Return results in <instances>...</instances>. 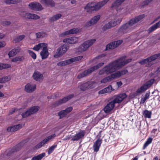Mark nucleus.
I'll return each mask as SVG.
<instances>
[{
    "label": "nucleus",
    "mask_w": 160,
    "mask_h": 160,
    "mask_svg": "<svg viewBox=\"0 0 160 160\" xmlns=\"http://www.w3.org/2000/svg\"><path fill=\"white\" fill-rule=\"evenodd\" d=\"M94 82H88L82 84L78 86V87L81 90L84 91L87 89L92 88Z\"/></svg>",
    "instance_id": "9b49d317"
},
{
    "label": "nucleus",
    "mask_w": 160,
    "mask_h": 160,
    "mask_svg": "<svg viewBox=\"0 0 160 160\" xmlns=\"http://www.w3.org/2000/svg\"><path fill=\"white\" fill-rule=\"evenodd\" d=\"M15 109H12L9 112V114H12L15 112Z\"/></svg>",
    "instance_id": "774afa93"
},
{
    "label": "nucleus",
    "mask_w": 160,
    "mask_h": 160,
    "mask_svg": "<svg viewBox=\"0 0 160 160\" xmlns=\"http://www.w3.org/2000/svg\"><path fill=\"white\" fill-rule=\"evenodd\" d=\"M115 103L113 101L108 103L104 109L105 112L106 113L109 112L115 106Z\"/></svg>",
    "instance_id": "a211bd4d"
},
{
    "label": "nucleus",
    "mask_w": 160,
    "mask_h": 160,
    "mask_svg": "<svg viewBox=\"0 0 160 160\" xmlns=\"http://www.w3.org/2000/svg\"><path fill=\"white\" fill-rule=\"evenodd\" d=\"M69 49V47L66 44H64L57 49L54 55L55 58H58L65 53Z\"/></svg>",
    "instance_id": "423d86ee"
},
{
    "label": "nucleus",
    "mask_w": 160,
    "mask_h": 160,
    "mask_svg": "<svg viewBox=\"0 0 160 160\" xmlns=\"http://www.w3.org/2000/svg\"><path fill=\"white\" fill-rule=\"evenodd\" d=\"M105 56V54H102L100 55H99L98 56L95 58V59H101L104 57Z\"/></svg>",
    "instance_id": "6e6d98bb"
},
{
    "label": "nucleus",
    "mask_w": 160,
    "mask_h": 160,
    "mask_svg": "<svg viewBox=\"0 0 160 160\" xmlns=\"http://www.w3.org/2000/svg\"><path fill=\"white\" fill-rule=\"evenodd\" d=\"M39 108L38 106H33L28 109L31 115L34 114L39 109Z\"/></svg>",
    "instance_id": "72a5a7b5"
},
{
    "label": "nucleus",
    "mask_w": 160,
    "mask_h": 160,
    "mask_svg": "<svg viewBox=\"0 0 160 160\" xmlns=\"http://www.w3.org/2000/svg\"><path fill=\"white\" fill-rule=\"evenodd\" d=\"M145 17V15L144 14L139 15L134 18L132 19L128 22L131 27L142 19Z\"/></svg>",
    "instance_id": "ddd939ff"
},
{
    "label": "nucleus",
    "mask_w": 160,
    "mask_h": 160,
    "mask_svg": "<svg viewBox=\"0 0 160 160\" xmlns=\"http://www.w3.org/2000/svg\"><path fill=\"white\" fill-rule=\"evenodd\" d=\"M33 77L34 79L36 81L40 82L42 80L43 76L42 74L37 72L33 73Z\"/></svg>",
    "instance_id": "bb28decb"
},
{
    "label": "nucleus",
    "mask_w": 160,
    "mask_h": 160,
    "mask_svg": "<svg viewBox=\"0 0 160 160\" xmlns=\"http://www.w3.org/2000/svg\"><path fill=\"white\" fill-rule=\"evenodd\" d=\"M100 18L101 16L100 15L94 16L89 22H87L85 24L86 26L88 27L96 24L100 20Z\"/></svg>",
    "instance_id": "9d476101"
},
{
    "label": "nucleus",
    "mask_w": 160,
    "mask_h": 160,
    "mask_svg": "<svg viewBox=\"0 0 160 160\" xmlns=\"http://www.w3.org/2000/svg\"><path fill=\"white\" fill-rule=\"evenodd\" d=\"M160 57V53L156 54L146 59L143 60L139 62V63L141 64H144L145 63H148V66H150L152 65L151 62L158 58Z\"/></svg>",
    "instance_id": "6e6552de"
},
{
    "label": "nucleus",
    "mask_w": 160,
    "mask_h": 160,
    "mask_svg": "<svg viewBox=\"0 0 160 160\" xmlns=\"http://www.w3.org/2000/svg\"><path fill=\"white\" fill-rule=\"evenodd\" d=\"M102 142V140L99 138H98V139L94 142L93 148L95 152H97L99 150Z\"/></svg>",
    "instance_id": "b1692460"
},
{
    "label": "nucleus",
    "mask_w": 160,
    "mask_h": 160,
    "mask_svg": "<svg viewBox=\"0 0 160 160\" xmlns=\"http://www.w3.org/2000/svg\"><path fill=\"white\" fill-rule=\"evenodd\" d=\"M131 27L128 22L126 23L120 27L119 29V31L123 33H126L127 30Z\"/></svg>",
    "instance_id": "393cba45"
},
{
    "label": "nucleus",
    "mask_w": 160,
    "mask_h": 160,
    "mask_svg": "<svg viewBox=\"0 0 160 160\" xmlns=\"http://www.w3.org/2000/svg\"><path fill=\"white\" fill-rule=\"evenodd\" d=\"M104 64V62H100L99 64L96 65L93 67H91V68L93 69V71L96 70L100 68Z\"/></svg>",
    "instance_id": "c03bdc74"
},
{
    "label": "nucleus",
    "mask_w": 160,
    "mask_h": 160,
    "mask_svg": "<svg viewBox=\"0 0 160 160\" xmlns=\"http://www.w3.org/2000/svg\"><path fill=\"white\" fill-rule=\"evenodd\" d=\"M29 6L30 8L33 10L39 11L43 9L42 5L37 2H31L29 4Z\"/></svg>",
    "instance_id": "f8f14e48"
},
{
    "label": "nucleus",
    "mask_w": 160,
    "mask_h": 160,
    "mask_svg": "<svg viewBox=\"0 0 160 160\" xmlns=\"http://www.w3.org/2000/svg\"><path fill=\"white\" fill-rule=\"evenodd\" d=\"M152 112L148 110H145L144 111L143 115L144 117L146 118H150L151 117V115Z\"/></svg>",
    "instance_id": "58836bf2"
},
{
    "label": "nucleus",
    "mask_w": 160,
    "mask_h": 160,
    "mask_svg": "<svg viewBox=\"0 0 160 160\" xmlns=\"http://www.w3.org/2000/svg\"><path fill=\"white\" fill-rule=\"evenodd\" d=\"M57 147V145H53L50 147L48 149V153L50 154L53 151L54 149Z\"/></svg>",
    "instance_id": "de8ad7c7"
},
{
    "label": "nucleus",
    "mask_w": 160,
    "mask_h": 160,
    "mask_svg": "<svg viewBox=\"0 0 160 160\" xmlns=\"http://www.w3.org/2000/svg\"><path fill=\"white\" fill-rule=\"evenodd\" d=\"M56 136V135L55 134H53L52 135L49 136L48 137L46 138L47 139L48 141L51 140V139L54 138Z\"/></svg>",
    "instance_id": "5fc2aeb1"
},
{
    "label": "nucleus",
    "mask_w": 160,
    "mask_h": 160,
    "mask_svg": "<svg viewBox=\"0 0 160 160\" xmlns=\"http://www.w3.org/2000/svg\"><path fill=\"white\" fill-rule=\"evenodd\" d=\"M160 28V21L150 27L148 30V32L150 33L157 28Z\"/></svg>",
    "instance_id": "7c9ffc66"
},
{
    "label": "nucleus",
    "mask_w": 160,
    "mask_h": 160,
    "mask_svg": "<svg viewBox=\"0 0 160 160\" xmlns=\"http://www.w3.org/2000/svg\"><path fill=\"white\" fill-rule=\"evenodd\" d=\"M73 94H71L67 96L66 97H64L62 99H60L56 102L54 104V105L55 107L59 105L62 103H63L71 98H73Z\"/></svg>",
    "instance_id": "2eb2a0df"
},
{
    "label": "nucleus",
    "mask_w": 160,
    "mask_h": 160,
    "mask_svg": "<svg viewBox=\"0 0 160 160\" xmlns=\"http://www.w3.org/2000/svg\"><path fill=\"white\" fill-rule=\"evenodd\" d=\"M25 38V36L23 35H20L14 39V41L15 43L20 42Z\"/></svg>",
    "instance_id": "ea45409f"
},
{
    "label": "nucleus",
    "mask_w": 160,
    "mask_h": 160,
    "mask_svg": "<svg viewBox=\"0 0 160 160\" xmlns=\"http://www.w3.org/2000/svg\"><path fill=\"white\" fill-rule=\"evenodd\" d=\"M44 145L42 144V142H41L38 144H37L35 147V148L38 149L41 148Z\"/></svg>",
    "instance_id": "603ef678"
},
{
    "label": "nucleus",
    "mask_w": 160,
    "mask_h": 160,
    "mask_svg": "<svg viewBox=\"0 0 160 160\" xmlns=\"http://www.w3.org/2000/svg\"><path fill=\"white\" fill-rule=\"evenodd\" d=\"M131 60V59H126L125 57H123L110 62L105 66L99 71L98 73L99 75H100L105 74L108 75L111 74V75L102 79L101 81V82L106 83L114 79L118 78L127 73L128 71L126 69L113 73L126 64H128Z\"/></svg>",
    "instance_id": "f257e3e1"
},
{
    "label": "nucleus",
    "mask_w": 160,
    "mask_h": 160,
    "mask_svg": "<svg viewBox=\"0 0 160 160\" xmlns=\"http://www.w3.org/2000/svg\"><path fill=\"white\" fill-rule=\"evenodd\" d=\"M11 23V22L10 21H5L2 22V24L3 25H8L10 24Z\"/></svg>",
    "instance_id": "13d9d810"
},
{
    "label": "nucleus",
    "mask_w": 160,
    "mask_h": 160,
    "mask_svg": "<svg viewBox=\"0 0 160 160\" xmlns=\"http://www.w3.org/2000/svg\"><path fill=\"white\" fill-rule=\"evenodd\" d=\"M11 79L10 76L4 77L0 78V83H3L9 81Z\"/></svg>",
    "instance_id": "e433bc0d"
},
{
    "label": "nucleus",
    "mask_w": 160,
    "mask_h": 160,
    "mask_svg": "<svg viewBox=\"0 0 160 160\" xmlns=\"http://www.w3.org/2000/svg\"><path fill=\"white\" fill-rule=\"evenodd\" d=\"M149 96V92L147 93L145 95L144 98L147 100L148 99Z\"/></svg>",
    "instance_id": "0e129e2a"
},
{
    "label": "nucleus",
    "mask_w": 160,
    "mask_h": 160,
    "mask_svg": "<svg viewBox=\"0 0 160 160\" xmlns=\"http://www.w3.org/2000/svg\"><path fill=\"white\" fill-rule=\"evenodd\" d=\"M45 155V153L44 152L40 154L37 156L33 157L32 160H40Z\"/></svg>",
    "instance_id": "c9c22d12"
},
{
    "label": "nucleus",
    "mask_w": 160,
    "mask_h": 160,
    "mask_svg": "<svg viewBox=\"0 0 160 160\" xmlns=\"http://www.w3.org/2000/svg\"><path fill=\"white\" fill-rule=\"evenodd\" d=\"M127 96L125 93H122L116 96L113 101L115 103H119L125 99Z\"/></svg>",
    "instance_id": "dca6fc26"
},
{
    "label": "nucleus",
    "mask_w": 160,
    "mask_h": 160,
    "mask_svg": "<svg viewBox=\"0 0 160 160\" xmlns=\"http://www.w3.org/2000/svg\"><path fill=\"white\" fill-rule=\"evenodd\" d=\"M95 3L93 2L88 3L84 7V8L87 10V12H89V9L92 11H95Z\"/></svg>",
    "instance_id": "c85d7f7f"
},
{
    "label": "nucleus",
    "mask_w": 160,
    "mask_h": 160,
    "mask_svg": "<svg viewBox=\"0 0 160 160\" xmlns=\"http://www.w3.org/2000/svg\"><path fill=\"white\" fill-rule=\"evenodd\" d=\"M78 38L76 37L67 38L63 40V42L71 44H73L77 42Z\"/></svg>",
    "instance_id": "412c9836"
},
{
    "label": "nucleus",
    "mask_w": 160,
    "mask_h": 160,
    "mask_svg": "<svg viewBox=\"0 0 160 160\" xmlns=\"http://www.w3.org/2000/svg\"><path fill=\"white\" fill-rule=\"evenodd\" d=\"M153 0H146L144 2L145 4L148 5Z\"/></svg>",
    "instance_id": "e2e57ef3"
},
{
    "label": "nucleus",
    "mask_w": 160,
    "mask_h": 160,
    "mask_svg": "<svg viewBox=\"0 0 160 160\" xmlns=\"http://www.w3.org/2000/svg\"><path fill=\"white\" fill-rule=\"evenodd\" d=\"M126 0H116L113 3L111 8H118L119 7L121 4L124 2Z\"/></svg>",
    "instance_id": "2f4dec72"
},
{
    "label": "nucleus",
    "mask_w": 160,
    "mask_h": 160,
    "mask_svg": "<svg viewBox=\"0 0 160 160\" xmlns=\"http://www.w3.org/2000/svg\"><path fill=\"white\" fill-rule=\"evenodd\" d=\"M76 1L75 0H71V3L73 5V6L76 4Z\"/></svg>",
    "instance_id": "680f3d73"
},
{
    "label": "nucleus",
    "mask_w": 160,
    "mask_h": 160,
    "mask_svg": "<svg viewBox=\"0 0 160 160\" xmlns=\"http://www.w3.org/2000/svg\"><path fill=\"white\" fill-rule=\"evenodd\" d=\"M146 99L144 97L141 98V103H143L145 101Z\"/></svg>",
    "instance_id": "338daca9"
},
{
    "label": "nucleus",
    "mask_w": 160,
    "mask_h": 160,
    "mask_svg": "<svg viewBox=\"0 0 160 160\" xmlns=\"http://www.w3.org/2000/svg\"><path fill=\"white\" fill-rule=\"evenodd\" d=\"M47 46V44L45 43H40L38 44L35 45L33 48L32 49L36 51H38L41 49L44 48L46 47Z\"/></svg>",
    "instance_id": "c756f323"
},
{
    "label": "nucleus",
    "mask_w": 160,
    "mask_h": 160,
    "mask_svg": "<svg viewBox=\"0 0 160 160\" xmlns=\"http://www.w3.org/2000/svg\"><path fill=\"white\" fill-rule=\"evenodd\" d=\"M95 39H91L85 41L79 46V51L83 52L86 51L89 47L95 43Z\"/></svg>",
    "instance_id": "f03ea898"
},
{
    "label": "nucleus",
    "mask_w": 160,
    "mask_h": 160,
    "mask_svg": "<svg viewBox=\"0 0 160 160\" xmlns=\"http://www.w3.org/2000/svg\"><path fill=\"white\" fill-rule=\"evenodd\" d=\"M24 59V58L23 56H19L14 58L12 60V62L21 61L23 60Z\"/></svg>",
    "instance_id": "4c0bfd02"
},
{
    "label": "nucleus",
    "mask_w": 160,
    "mask_h": 160,
    "mask_svg": "<svg viewBox=\"0 0 160 160\" xmlns=\"http://www.w3.org/2000/svg\"><path fill=\"white\" fill-rule=\"evenodd\" d=\"M155 80L154 79H151L147 81L143 85L137 90V93H142L149 88L153 83Z\"/></svg>",
    "instance_id": "0eeeda50"
},
{
    "label": "nucleus",
    "mask_w": 160,
    "mask_h": 160,
    "mask_svg": "<svg viewBox=\"0 0 160 160\" xmlns=\"http://www.w3.org/2000/svg\"><path fill=\"white\" fill-rule=\"evenodd\" d=\"M109 0H103L95 4V11L99 10L102 7L105 5Z\"/></svg>",
    "instance_id": "6ab92c4d"
},
{
    "label": "nucleus",
    "mask_w": 160,
    "mask_h": 160,
    "mask_svg": "<svg viewBox=\"0 0 160 160\" xmlns=\"http://www.w3.org/2000/svg\"><path fill=\"white\" fill-rule=\"evenodd\" d=\"M82 58V56H78L65 61L60 62L57 65L59 66H63L70 64L72 62L79 61Z\"/></svg>",
    "instance_id": "20e7f679"
},
{
    "label": "nucleus",
    "mask_w": 160,
    "mask_h": 160,
    "mask_svg": "<svg viewBox=\"0 0 160 160\" xmlns=\"http://www.w3.org/2000/svg\"><path fill=\"white\" fill-rule=\"evenodd\" d=\"M152 141V138H149L144 145L143 149H145L148 145L151 143Z\"/></svg>",
    "instance_id": "37998d69"
},
{
    "label": "nucleus",
    "mask_w": 160,
    "mask_h": 160,
    "mask_svg": "<svg viewBox=\"0 0 160 160\" xmlns=\"http://www.w3.org/2000/svg\"><path fill=\"white\" fill-rule=\"evenodd\" d=\"M85 135V132L84 130L81 131L79 132L75 135L71 137V140L73 141H78L82 138Z\"/></svg>",
    "instance_id": "f3484780"
},
{
    "label": "nucleus",
    "mask_w": 160,
    "mask_h": 160,
    "mask_svg": "<svg viewBox=\"0 0 160 160\" xmlns=\"http://www.w3.org/2000/svg\"><path fill=\"white\" fill-rule=\"evenodd\" d=\"M58 114L60 117L59 118L61 119L64 117L67 114L64 110H63L59 112Z\"/></svg>",
    "instance_id": "79ce46f5"
},
{
    "label": "nucleus",
    "mask_w": 160,
    "mask_h": 160,
    "mask_svg": "<svg viewBox=\"0 0 160 160\" xmlns=\"http://www.w3.org/2000/svg\"><path fill=\"white\" fill-rule=\"evenodd\" d=\"M122 19L121 18L116 19L114 20L111 21L106 23L102 27V30L103 31H105L108 29H111L120 23Z\"/></svg>",
    "instance_id": "7ed1b4c3"
},
{
    "label": "nucleus",
    "mask_w": 160,
    "mask_h": 160,
    "mask_svg": "<svg viewBox=\"0 0 160 160\" xmlns=\"http://www.w3.org/2000/svg\"><path fill=\"white\" fill-rule=\"evenodd\" d=\"M48 141V140H47V138H46L43 140L41 142H42V144L44 145Z\"/></svg>",
    "instance_id": "69168bd1"
},
{
    "label": "nucleus",
    "mask_w": 160,
    "mask_h": 160,
    "mask_svg": "<svg viewBox=\"0 0 160 160\" xmlns=\"http://www.w3.org/2000/svg\"><path fill=\"white\" fill-rule=\"evenodd\" d=\"M72 110V107H69L67 108L64 110L66 112L67 114L68 113L70 112Z\"/></svg>",
    "instance_id": "4d7b16f0"
},
{
    "label": "nucleus",
    "mask_w": 160,
    "mask_h": 160,
    "mask_svg": "<svg viewBox=\"0 0 160 160\" xmlns=\"http://www.w3.org/2000/svg\"><path fill=\"white\" fill-rule=\"evenodd\" d=\"M36 34L37 38H42L45 36V33L43 32L37 33Z\"/></svg>",
    "instance_id": "a18cd8bd"
},
{
    "label": "nucleus",
    "mask_w": 160,
    "mask_h": 160,
    "mask_svg": "<svg viewBox=\"0 0 160 160\" xmlns=\"http://www.w3.org/2000/svg\"><path fill=\"white\" fill-rule=\"evenodd\" d=\"M36 88V85L35 84L28 83L26 85L25 89L28 92H31L35 90Z\"/></svg>",
    "instance_id": "4be33fe9"
},
{
    "label": "nucleus",
    "mask_w": 160,
    "mask_h": 160,
    "mask_svg": "<svg viewBox=\"0 0 160 160\" xmlns=\"http://www.w3.org/2000/svg\"><path fill=\"white\" fill-rule=\"evenodd\" d=\"M48 52L47 49V46L42 49V51L40 53V55L42 57V59H46L47 58L48 56Z\"/></svg>",
    "instance_id": "cd10ccee"
},
{
    "label": "nucleus",
    "mask_w": 160,
    "mask_h": 160,
    "mask_svg": "<svg viewBox=\"0 0 160 160\" xmlns=\"http://www.w3.org/2000/svg\"><path fill=\"white\" fill-rule=\"evenodd\" d=\"M11 67V65L10 64H0V70L9 68Z\"/></svg>",
    "instance_id": "49530a36"
},
{
    "label": "nucleus",
    "mask_w": 160,
    "mask_h": 160,
    "mask_svg": "<svg viewBox=\"0 0 160 160\" xmlns=\"http://www.w3.org/2000/svg\"><path fill=\"white\" fill-rule=\"evenodd\" d=\"M79 31V29L78 28H73L62 32L60 34L59 36L62 37L69 34H76L78 33Z\"/></svg>",
    "instance_id": "4468645a"
},
{
    "label": "nucleus",
    "mask_w": 160,
    "mask_h": 160,
    "mask_svg": "<svg viewBox=\"0 0 160 160\" xmlns=\"http://www.w3.org/2000/svg\"><path fill=\"white\" fill-rule=\"evenodd\" d=\"M112 87L111 86H109L108 87L104 88V89L100 90L99 92V94H102L110 92L112 91Z\"/></svg>",
    "instance_id": "473e14b6"
},
{
    "label": "nucleus",
    "mask_w": 160,
    "mask_h": 160,
    "mask_svg": "<svg viewBox=\"0 0 160 160\" xmlns=\"http://www.w3.org/2000/svg\"><path fill=\"white\" fill-rule=\"evenodd\" d=\"M30 115H31L28 110L22 114V116L23 118H26Z\"/></svg>",
    "instance_id": "09e8293b"
},
{
    "label": "nucleus",
    "mask_w": 160,
    "mask_h": 160,
    "mask_svg": "<svg viewBox=\"0 0 160 160\" xmlns=\"http://www.w3.org/2000/svg\"><path fill=\"white\" fill-rule=\"evenodd\" d=\"M20 16L25 19H38L39 18V17L34 14L30 13L27 11H21L19 14Z\"/></svg>",
    "instance_id": "39448f33"
},
{
    "label": "nucleus",
    "mask_w": 160,
    "mask_h": 160,
    "mask_svg": "<svg viewBox=\"0 0 160 160\" xmlns=\"http://www.w3.org/2000/svg\"><path fill=\"white\" fill-rule=\"evenodd\" d=\"M61 16V15L60 14H56L49 19L50 22H53L55 21L60 18Z\"/></svg>",
    "instance_id": "f704fd0d"
},
{
    "label": "nucleus",
    "mask_w": 160,
    "mask_h": 160,
    "mask_svg": "<svg viewBox=\"0 0 160 160\" xmlns=\"http://www.w3.org/2000/svg\"><path fill=\"white\" fill-rule=\"evenodd\" d=\"M58 94L52 95L48 97V98L49 99H51V98H56L57 97H58Z\"/></svg>",
    "instance_id": "bf43d9fd"
},
{
    "label": "nucleus",
    "mask_w": 160,
    "mask_h": 160,
    "mask_svg": "<svg viewBox=\"0 0 160 160\" xmlns=\"http://www.w3.org/2000/svg\"><path fill=\"white\" fill-rule=\"evenodd\" d=\"M28 52L34 59H36V55L34 52L30 50H28Z\"/></svg>",
    "instance_id": "8fccbe9b"
},
{
    "label": "nucleus",
    "mask_w": 160,
    "mask_h": 160,
    "mask_svg": "<svg viewBox=\"0 0 160 160\" xmlns=\"http://www.w3.org/2000/svg\"><path fill=\"white\" fill-rule=\"evenodd\" d=\"M15 128H14V126H12L11 127H8L7 129V130L8 132H13L14 131H15Z\"/></svg>",
    "instance_id": "3c124183"
},
{
    "label": "nucleus",
    "mask_w": 160,
    "mask_h": 160,
    "mask_svg": "<svg viewBox=\"0 0 160 160\" xmlns=\"http://www.w3.org/2000/svg\"><path fill=\"white\" fill-rule=\"evenodd\" d=\"M42 4L48 7H53L55 5V3L53 0H39Z\"/></svg>",
    "instance_id": "aec40b11"
},
{
    "label": "nucleus",
    "mask_w": 160,
    "mask_h": 160,
    "mask_svg": "<svg viewBox=\"0 0 160 160\" xmlns=\"http://www.w3.org/2000/svg\"><path fill=\"white\" fill-rule=\"evenodd\" d=\"M19 2V0H6L5 2L7 4H10L17 3Z\"/></svg>",
    "instance_id": "a19ab883"
},
{
    "label": "nucleus",
    "mask_w": 160,
    "mask_h": 160,
    "mask_svg": "<svg viewBox=\"0 0 160 160\" xmlns=\"http://www.w3.org/2000/svg\"><path fill=\"white\" fill-rule=\"evenodd\" d=\"M93 69L91 68L88 70H85L84 71L81 73L80 74L78 75V78H80L87 76L89 74L93 72Z\"/></svg>",
    "instance_id": "5701e85b"
},
{
    "label": "nucleus",
    "mask_w": 160,
    "mask_h": 160,
    "mask_svg": "<svg viewBox=\"0 0 160 160\" xmlns=\"http://www.w3.org/2000/svg\"><path fill=\"white\" fill-rule=\"evenodd\" d=\"M122 42V41L120 40L111 42L106 46L105 50L113 49L121 44Z\"/></svg>",
    "instance_id": "1a4fd4ad"
},
{
    "label": "nucleus",
    "mask_w": 160,
    "mask_h": 160,
    "mask_svg": "<svg viewBox=\"0 0 160 160\" xmlns=\"http://www.w3.org/2000/svg\"><path fill=\"white\" fill-rule=\"evenodd\" d=\"M6 44L4 42H0V48L3 47L5 46Z\"/></svg>",
    "instance_id": "052dcab7"
},
{
    "label": "nucleus",
    "mask_w": 160,
    "mask_h": 160,
    "mask_svg": "<svg viewBox=\"0 0 160 160\" xmlns=\"http://www.w3.org/2000/svg\"><path fill=\"white\" fill-rule=\"evenodd\" d=\"M20 48L18 47L12 49L11 51H10L8 53L9 57L10 58L14 57L20 51Z\"/></svg>",
    "instance_id": "a878e982"
},
{
    "label": "nucleus",
    "mask_w": 160,
    "mask_h": 160,
    "mask_svg": "<svg viewBox=\"0 0 160 160\" xmlns=\"http://www.w3.org/2000/svg\"><path fill=\"white\" fill-rule=\"evenodd\" d=\"M14 127L15 129V130L16 131L21 128L22 127V125L21 124H18L14 125Z\"/></svg>",
    "instance_id": "864d4df0"
}]
</instances>
